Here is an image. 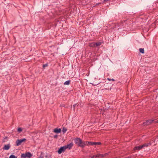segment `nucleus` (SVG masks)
Instances as JSON below:
<instances>
[{
  "label": "nucleus",
  "mask_w": 158,
  "mask_h": 158,
  "mask_svg": "<svg viewBox=\"0 0 158 158\" xmlns=\"http://www.w3.org/2000/svg\"><path fill=\"white\" fill-rule=\"evenodd\" d=\"M32 156V154L29 152H26L25 153H23L21 154V157L22 158H30Z\"/></svg>",
  "instance_id": "obj_1"
},
{
  "label": "nucleus",
  "mask_w": 158,
  "mask_h": 158,
  "mask_svg": "<svg viewBox=\"0 0 158 158\" xmlns=\"http://www.w3.org/2000/svg\"><path fill=\"white\" fill-rule=\"evenodd\" d=\"M26 140V139L25 138H23L22 139H18L16 141V145L17 146H19L20 145L21 143L23 142H24Z\"/></svg>",
  "instance_id": "obj_2"
},
{
  "label": "nucleus",
  "mask_w": 158,
  "mask_h": 158,
  "mask_svg": "<svg viewBox=\"0 0 158 158\" xmlns=\"http://www.w3.org/2000/svg\"><path fill=\"white\" fill-rule=\"evenodd\" d=\"M154 120L149 119L146 120L145 122H144L143 124L144 125H148L153 123Z\"/></svg>",
  "instance_id": "obj_3"
},
{
  "label": "nucleus",
  "mask_w": 158,
  "mask_h": 158,
  "mask_svg": "<svg viewBox=\"0 0 158 158\" xmlns=\"http://www.w3.org/2000/svg\"><path fill=\"white\" fill-rule=\"evenodd\" d=\"M88 144L89 145H100L101 144V143L100 142H88Z\"/></svg>",
  "instance_id": "obj_4"
},
{
  "label": "nucleus",
  "mask_w": 158,
  "mask_h": 158,
  "mask_svg": "<svg viewBox=\"0 0 158 158\" xmlns=\"http://www.w3.org/2000/svg\"><path fill=\"white\" fill-rule=\"evenodd\" d=\"M64 146L61 147L58 150V152L59 154H60L62 152H64L66 149Z\"/></svg>",
  "instance_id": "obj_5"
},
{
  "label": "nucleus",
  "mask_w": 158,
  "mask_h": 158,
  "mask_svg": "<svg viewBox=\"0 0 158 158\" xmlns=\"http://www.w3.org/2000/svg\"><path fill=\"white\" fill-rule=\"evenodd\" d=\"M81 140L80 138H77L74 139V142L78 146L81 142Z\"/></svg>",
  "instance_id": "obj_6"
},
{
  "label": "nucleus",
  "mask_w": 158,
  "mask_h": 158,
  "mask_svg": "<svg viewBox=\"0 0 158 158\" xmlns=\"http://www.w3.org/2000/svg\"><path fill=\"white\" fill-rule=\"evenodd\" d=\"M61 130L60 128H56L54 129L53 132L56 133L57 134H58L60 133L61 132Z\"/></svg>",
  "instance_id": "obj_7"
},
{
  "label": "nucleus",
  "mask_w": 158,
  "mask_h": 158,
  "mask_svg": "<svg viewBox=\"0 0 158 158\" xmlns=\"http://www.w3.org/2000/svg\"><path fill=\"white\" fill-rule=\"evenodd\" d=\"M108 155L107 153L104 154H98L96 155L97 158H101L105 157L106 155Z\"/></svg>",
  "instance_id": "obj_8"
},
{
  "label": "nucleus",
  "mask_w": 158,
  "mask_h": 158,
  "mask_svg": "<svg viewBox=\"0 0 158 158\" xmlns=\"http://www.w3.org/2000/svg\"><path fill=\"white\" fill-rule=\"evenodd\" d=\"M73 146V143H69V144H68L64 146H65V148H66V149L67 148H68L69 149H70Z\"/></svg>",
  "instance_id": "obj_9"
},
{
  "label": "nucleus",
  "mask_w": 158,
  "mask_h": 158,
  "mask_svg": "<svg viewBox=\"0 0 158 158\" xmlns=\"http://www.w3.org/2000/svg\"><path fill=\"white\" fill-rule=\"evenodd\" d=\"M151 145V143H145L141 145L142 147V148H147L148 147L150 146Z\"/></svg>",
  "instance_id": "obj_10"
},
{
  "label": "nucleus",
  "mask_w": 158,
  "mask_h": 158,
  "mask_svg": "<svg viewBox=\"0 0 158 158\" xmlns=\"http://www.w3.org/2000/svg\"><path fill=\"white\" fill-rule=\"evenodd\" d=\"M142 147L141 145H139V146H137L134 147V150H140L142 149Z\"/></svg>",
  "instance_id": "obj_11"
},
{
  "label": "nucleus",
  "mask_w": 158,
  "mask_h": 158,
  "mask_svg": "<svg viewBox=\"0 0 158 158\" xmlns=\"http://www.w3.org/2000/svg\"><path fill=\"white\" fill-rule=\"evenodd\" d=\"M10 144H8L6 145H5L3 147V149L5 150H8L10 148Z\"/></svg>",
  "instance_id": "obj_12"
},
{
  "label": "nucleus",
  "mask_w": 158,
  "mask_h": 158,
  "mask_svg": "<svg viewBox=\"0 0 158 158\" xmlns=\"http://www.w3.org/2000/svg\"><path fill=\"white\" fill-rule=\"evenodd\" d=\"M95 45V43L94 42L90 43L89 44V46L92 47H96Z\"/></svg>",
  "instance_id": "obj_13"
},
{
  "label": "nucleus",
  "mask_w": 158,
  "mask_h": 158,
  "mask_svg": "<svg viewBox=\"0 0 158 158\" xmlns=\"http://www.w3.org/2000/svg\"><path fill=\"white\" fill-rule=\"evenodd\" d=\"M88 142H89L88 141H82L83 144V145L84 148L86 145H88Z\"/></svg>",
  "instance_id": "obj_14"
},
{
  "label": "nucleus",
  "mask_w": 158,
  "mask_h": 158,
  "mask_svg": "<svg viewBox=\"0 0 158 158\" xmlns=\"http://www.w3.org/2000/svg\"><path fill=\"white\" fill-rule=\"evenodd\" d=\"M70 80H68L64 82V84L65 85H69L70 84Z\"/></svg>",
  "instance_id": "obj_15"
},
{
  "label": "nucleus",
  "mask_w": 158,
  "mask_h": 158,
  "mask_svg": "<svg viewBox=\"0 0 158 158\" xmlns=\"http://www.w3.org/2000/svg\"><path fill=\"white\" fill-rule=\"evenodd\" d=\"M67 130V128L64 127H63L62 129V132L64 134L65 133V132Z\"/></svg>",
  "instance_id": "obj_16"
},
{
  "label": "nucleus",
  "mask_w": 158,
  "mask_h": 158,
  "mask_svg": "<svg viewBox=\"0 0 158 158\" xmlns=\"http://www.w3.org/2000/svg\"><path fill=\"white\" fill-rule=\"evenodd\" d=\"M95 46H96V47H97V46H99L101 44V42H97V43H95Z\"/></svg>",
  "instance_id": "obj_17"
},
{
  "label": "nucleus",
  "mask_w": 158,
  "mask_h": 158,
  "mask_svg": "<svg viewBox=\"0 0 158 158\" xmlns=\"http://www.w3.org/2000/svg\"><path fill=\"white\" fill-rule=\"evenodd\" d=\"M83 142H82V140H81V142L79 144V145H78L79 146H80L81 148H84V147H83Z\"/></svg>",
  "instance_id": "obj_18"
},
{
  "label": "nucleus",
  "mask_w": 158,
  "mask_h": 158,
  "mask_svg": "<svg viewBox=\"0 0 158 158\" xmlns=\"http://www.w3.org/2000/svg\"><path fill=\"white\" fill-rule=\"evenodd\" d=\"M9 158H17V156H15L13 155H11L9 157Z\"/></svg>",
  "instance_id": "obj_19"
},
{
  "label": "nucleus",
  "mask_w": 158,
  "mask_h": 158,
  "mask_svg": "<svg viewBox=\"0 0 158 158\" xmlns=\"http://www.w3.org/2000/svg\"><path fill=\"white\" fill-rule=\"evenodd\" d=\"M139 51L140 52L142 53H144V50L143 48H140L139 49Z\"/></svg>",
  "instance_id": "obj_20"
},
{
  "label": "nucleus",
  "mask_w": 158,
  "mask_h": 158,
  "mask_svg": "<svg viewBox=\"0 0 158 158\" xmlns=\"http://www.w3.org/2000/svg\"><path fill=\"white\" fill-rule=\"evenodd\" d=\"M17 131L18 132H20L22 131V129L20 127H19L18 128Z\"/></svg>",
  "instance_id": "obj_21"
},
{
  "label": "nucleus",
  "mask_w": 158,
  "mask_h": 158,
  "mask_svg": "<svg viewBox=\"0 0 158 158\" xmlns=\"http://www.w3.org/2000/svg\"><path fill=\"white\" fill-rule=\"evenodd\" d=\"M48 66V64H44L43 66V68L44 69L45 68V67Z\"/></svg>",
  "instance_id": "obj_22"
},
{
  "label": "nucleus",
  "mask_w": 158,
  "mask_h": 158,
  "mask_svg": "<svg viewBox=\"0 0 158 158\" xmlns=\"http://www.w3.org/2000/svg\"><path fill=\"white\" fill-rule=\"evenodd\" d=\"M39 158H44V156H42V153H41L40 156L39 157Z\"/></svg>",
  "instance_id": "obj_23"
},
{
  "label": "nucleus",
  "mask_w": 158,
  "mask_h": 158,
  "mask_svg": "<svg viewBox=\"0 0 158 158\" xmlns=\"http://www.w3.org/2000/svg\"><path fill=\"white\" fill-rule=\"evenodd\" d=\"M154 121L153 122V123H158V120H154Z\"/></svg>",
  "instance_id": "obj_24"
},
{
  "label": "nucleus",
  "mask_w": 158,
  "mask_h": 158,
  "mask_svg": "<svg viewBox=\"0 0 158 158\" xmlns=\"http://www.w3.org/2000/svg\"><path fill=\"white\" fill-rule=\"evenodd\" d=\"M91 158H97L96 157V155H94L93 156L91 157Z\"/></svg>",
  "instance_id": "obj_25"
},
{
  "label": "nucleus",
  "mask_w": 158,
  "mask_h": 158,
  "mask_svg": "<svg viewBox=\"0 0 158 158\" xmlns=\"http://www.w3.org/2000/svg\"><path fill=\"white\" fill-rule=\"evenodd\" d=\"M108 80H109V81H111V80H112V81H114V80L113 79H110L109 78H108Z\"/></svg>",
  "instance_id": "obj_26"
},
{
  "label": "nucleus",
  "mask_w": 158,
  "mask_h": 158,
  "mask_svg": "<svg viewBox=\"0 0 158 158\" xmlns=\"http://www.w3.org/2000/svg\"><path fill=\"white\" fill-rule=\"evenodd\" d=\"M58 137V135H54V138H57Z\"/></svg>",
  "instance_id": "obj_27"
},
{
  "label": "nucleus",
  "mask_w": 158,
  "mask_h": 158,
  "mask_svg": "<svg viewBox=\"0 0 158 158\" xmlns=\"http://www.w3.org/2000/svg\"><path fill=\"white\" fill-rule=\"evenodd\" d=\"M76 105H77V104H75L73 105V107L74 110L75 109V107Z\"/></svg>",
  "instance_id": "obj_28"
},
{
  "label": "nucleus",
  "mask_w": 158,
  "mask_h": 158,
  "mask_svg": "<svg viewBox=\"0 0 158 158\" xmlns=\"http://www.w3.org/2000/svg\"><path fill=\"white\" fill-rule=\"evenodd\" d=\"M110 0H104V2H107V1H109Z\"/></svg>",
  "instance_id": "obj_29"
},
{
  "label": "nucleus",
  "mask_w": 158,
  "mask_h": 158,
  "mask_svg": "<svg viewBox=\"0 0 158 158\" xmlns=\"http://www.w3.org/2000/svg\"><path fill=\"white\" fill-rule=\"evenodd\" d=\"M4 139H7V137H5V138H4Z\"/></svg>",
  "instance_id": "obj_30"
},
{
  "label": "nucleus",
  "mask_w": 158,
  "mask_h": 158,
  "mask_svg": "<svg viewBox=\"0 0 158 158\" xmlns=\"http://www.w3.org/2000/svg\"><path fill=\"white\" fill-rule=\"evenodd\" d=\"M125 158H131V157H126Z\"/></svg>",
  "instance_id": "obj_31"
},
{
  "label": "nucleus",
  "mask_w": 158,
  "mask_h": 158,
  "mask_svg": "<svg viewBox=\"0 0 158 158\" xmlns=\"http://www.w3.org/2000/svg\"><path fill=\"white\" fill-rule=\"evenodd\" d=\"M105 89H106V90H109V88H106Z\"/></svg>",
  "instance_id": "obj_32"
},
{
  "label": "nucleus",
  "mask_w": 158,
  "mask_h": 158,
  "mask_svg": "<svg viewBox=\"0 0 158 158\" xmlns=\"http://www.w3.org/2000/svg\"><path fill=\"white\" fill-rule=\"evenodd\" d=\"M3 142H5V141H3Z\"/></svg>",
  "instance_id": "obj_33"
}]
</instances>
